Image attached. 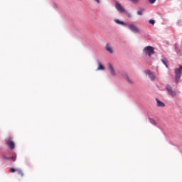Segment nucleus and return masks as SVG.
<instances>
[{"label": "nucleus", "mask_w": 182, "mask_h": 182, "mask_svg": "<svg viewBox=\"0 0 182 182\" xmlns=\"http://www.w3.org/2000/svg\"><path fill=\"white\" fill-rule=\"evenodd\" d=\"M149 23H151V25H154V23H156V21L153 19L149 20Z\"/></svg>", "instance_id": "obj_20"}, {"label": "nucleus", "mask_w": 182, "mask_h": 182, "mask_svg": "<svg viewBox=\"0 0 182 182\" xmlns=\"http://www.w3.org/2000/svg\"><path fill=\"white\" fill-rule=\"evenodd\" d=\"M6 143L8 144L11 150H14V149H15V142H14L12 140V137L9 136V138L6 139Z\"/></svg>", "instance_id": "obj_3"}, {"label": "nucleus", "mask_w": 182, "mask_h": 182, "mask_svg": "<svg viewBox=\"0 0 182 182\" xmlns=\"http://www.w3.org/2000/svg\"><path fill=\"white\" fill-rule=\"evenodd\" d=\"M114 23L118 25H124V22L120 21L119 19H114Z\"/></svg>", "instance_id": "obj_14"}, {"label": "nucleus", "mask_w": 182, "mask_h": 182, "mask_svg": "<svg viewBox=\"0 0 182 182\" xmlns=\"http://www.w3.org/2000/svg\"><path fill=\"white\" fill-rule=\"evenodd\" d=\"M149 122L150 123H151V124H154V126H156L157 124L156 120H154V119L153 118H149Z\"/></svg>", "instance_id": "obj_16"}, {"label": "nucleus", "mask_w": 182, "mask_h": 182, "mask_svg": "<svg viewBox=\"0 0 182 182\" xmlns=\"http://www.w3.org/2000/svg\"><path fill=\"white\" fill-rule=\"evenodd\" d=\"M10 171L11 173H15V171H16V169H15L14 168H11Z\"/></svg>", "instance_id": "obj_22"}, {"label": "nucleus", "mask_w": 182, "mask_h": 182, "mask_svg": "<svg viewBox=\"0 0 182 182\" xmlns=\"http://www.w3.org/2000/svg\"><path fill=\"white\" fill-rule=\"evenodd\" d=\"M156 101L157 102V106H159V107H164L165 105L163 102L160 101L159 99H156Z\"/></svg>", "instance_id": "obj_11"}, {"label": "nucleus", "mask_w": 182, "mask_h": 182, "mask_svg": "<svg viewBox=\"0 0 182 182\" xmlns=\"http://www.w3.org/2000/svg\"><path fill=\"white\" fill-rule=\"evenodd\" d=\"M115 9L120 14H122L123 12H126V9L123 8V6H122V4H120V2H119V1L115 2Z\"/></svg>", "instance_id": "obj_4"}, {"label": "nucleus", "mask_w": 182, "mask_h": 182, "mask_svg": "<svg viewBox=\"0 0 182 182\" xmlns=\"http://www.w3.org/2000/svg\"><path fill=\"white\" fill-rule=\"evenodd\" d=\"M2 159H4L5 160H8V157L6 156L5 155L1 156Z\"/></svg>", "instance_id": "obj_24"}, {"label": "nucleus", "mask_w": 182, "mask_h": 182, "mask_svg": "<svg viewBox=\"0 0 182 182\" xmlns=\"http://www.w3.org/2000/svg\"><path fill=\"white\" fill-rule=\"evenodd\" d=\"M7 160H13V161H15V160H16V156L7 157Z\"/></svg>", "instance_id": "obj_17"}, {"label": "nucleus", "mask_w": 182, "mask_h": 182, "mask_svg": "<svg viewBox=\"0 0 182 182\" xmlns=\"http://www.w3.org/2000/svg\"><path fill=\"white\" fill-rule=\"evenodd\" d=\"M97 70H105V66L102 65V63L98 62V68Z\"/></svg>", "instance_id": "obj_12"}, {"label": "nucleus", "mask_w": 182, "mask_h": 182, "mask_svg": "<svg viewBox=\"0 0 182 182\" xmlns=\"http://www.w3.org/2000/svg\"><path fill=\"white\" fill-rule=\"evenodd\" d=\"M181 72H182V65H180L178 68H176L175 70V79H176V85L178 84L180 77H181Z\"/></svg>", "instance_id": "obj_1"}, {"label": "nucleus", "mask_w": 182, "mask_h": 182, "mask_svg": "<svg viewBox=\"0 0 182 182\" xmlns=\"http://www.w3.org/2000/svg\"><path fill=\"white\" fill-rule=\"evenodd\" d=\"M128 28L132 31V32H134V33H139L140 32L139 28H137V26H136L134 24L129 25Z\"/></svg>", "instance_id": "obj_7"}, {"label": "nucleus", "mask_w": 182, "mask_h": 182, "mask_svg": "<svg viewBox=\"0 0 182 182\" xmlns=\"http://www.w3.org/2000/svg\"><path fill=\"white\" fill-rule=\"evenodd\" d=\"M16 173L18 176H21V177H23V171L21 169H16Z\"/></svg>", "instance_id": "obj_13"}, {"label": "nucleus", "mask_w": 182, "mask_h": 182, "mask_svg": "<svg viewBox=\"0 0 182 182\" xmlns=\"http://www.w3.org/2000/svg\"><path fill=\"white\" fill-rule=\"evenodd\" d=\"M124 12L127 15L128 18H132V16L131 13H129V11H127L126 10Z\"/></svg>", "instance_id": "obj_18"}, {"label": "nucleus", "mask_w": 182, "mask_h": 182, "mask_svg": "<svg viewBox=\"0 0 182 182\" xmlns=\"http://www.w3.org/2000/svg\"><path fill=\"white\" fill-rule=\"evenodd\" d=\"M108 69L112 76H116V73L114 72V69L113 68V65H112V64L108 63Z\"/></svg>", "instance_id": "obj_9"}, {"label": "nucleus", "mask_w": 182, "mask_h": 182, "mask_svg": "<svg viewBox=\"0 0 182 182\" xmlns=\"http://www.w3.org/2000/svg\"><path fill=\"white\" fill-rule=\"evenodd\" d=\"M161 61L166 68H168V65H167V61L166 60L162 59Z\"/></svg>", "instance_id": "obj_19"}, {"label": "nucleus", "mask_w": 182, "mask_h": 182, "mask_svg": "<svg viewBox=\"0 0 182 182\" xmlns=\"http://www.w3.org/2000/svg\"><path fill=\"white\" fill-rule=\"evenodd\" d=\"M132 4H137L139 2V0H129Z\"/></svg>", "instance_id": "obj_21"}, {"label": "nucleus", "mask_w": 182, "mask_h": 182, "mask_svg": "<svg viewBox=\"0 0 182 182\" xmlns=\"http://www.w3.org/2000/svg\"><path fill=\"white\" fill-rule=\"evenodd\" d=\"M106 50L109 52V53H113V48H112V46L109 44V43L106 44Z\"/></svg>", "instance_id": "obj_10"}, {"label": "nucleus", "mask_w": 182, "mask_h": 182, "mask_svg": "<svg viewBox=\"0 0 182 182\" xmlns=\"http://www.w3.org/2000/svg\"><path fill=\"white\" fill-rule=\"evenodd\" d=\"M143 12H144V8H141L140 11H138L136 12V14H137V15L141 16V15H143Z\"/></svg>", "instance_id": "obj_15"}, {"label": "nucleus", "mask_w": 182, "mask_h": 182, "mask_svg": "<svg viewBox=\"0 0 182 182\" xmlns=\"http://www.w3.org/2000/svg\"><path fill=\"white\" fill-rule=\"evenodd\" d=\"M95 2L98 3V4H100V0H95Z\"/></svg>", "instance_id": "obj_25"}, {"label": "nucleus", "mask_w": 182, "mask_h": 182, "mask_svg": "<svg viewBox=\"0 0 182 182\" xmlns=\"http://www.w3.org/2000/svg\"><path fill=\"white\" fill-rule=\"evenodd\" d=\"M149 4H154L156 2V0H148Z\"/></svg>", "instance_id": "obj_23"}, {"label": "nucleus", "mask_w": 182, "mask_h": 182, "mask_svg": "<svg viewBox=\"0 0 182 182\" xmlns=\"http://www.w3.org/2000/svg\"><path fill=\"white\" fill-rule=\"evenodd\" d=\"M123 77L127 80L128 83H129V85H133L134 83V82L132 79H130V77H129L127 73L123 74Z\"/></svg>", "instance_id": "obj_8"}, {"label": "nucleus", "mask_w": 182, "mask_h": 182, "mask_svg": "<svg viewBox=\"0 0 182 182\" xmlns=\"http://www.w3.org/2000/svg\"><path fill=\"white\" fill-rule=\"evenodd\" d=\"M143 52L144 54L148 55V56L150 58V56L154 53V48L148 46L144 48Z\"/></svg>", "instance_id": "obj_2"}, {"label": "nucleus", "mask_w": 182, "mask_h": 182, "mask_svg": "<svg viewBox=\"0 0 182 182\" xmlns=\"http://www.w3.org/2000/svg\"><path fill=\"white\" fill-rule=\"evenodd\" d=\"M166 90L169 96H171V97H176V96H177V92L175 90H173L171 86L166 85Z\"/></svg>", "instance_id": "obj_5"}, {"label": "nucleus", "mask_w": 182, "mask_h": 182, "mask_svg": "<svg viewBox=\"0 0 182 182\" xmlns=\"http://www.w3.org/2000/svg\"><path fill=\"white\" fill-rule=\"evenodd\" d=\"M144 73L145 75H149V77L151 79V80H156V74L151 72L150 70H144Z\"/></svg>", "instance_id": "obj_6"}]
</instances>
